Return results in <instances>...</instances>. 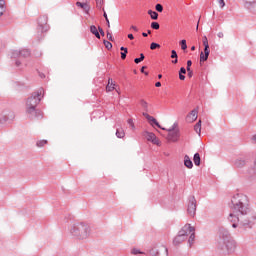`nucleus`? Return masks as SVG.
<instances>
[{
    "label": "nucleus",
    "mask_w": 256,
    "mask_h": 256,
    "mask_svg": "<svg viewBox=\"0 0 256 256\" xmlns=\"http://www.w3.org/2000/svg\"><path fill=\"white\" fill-rule=\"evenodd\" d=\"M231 213L228 216V221L232 223L234 229H251L255 223L256 217L251 213L249 207V198L245 194H236L231 199Z\"/></svg>",
    "instance_id": "nucleus-1"
},
{
    "label": "nucleus",
    "mask_w": 256,
    "mask_h": 256,
    "mask_svg": "<svg viewBox=\"0 0 256 256\" xmlns=\"http://www.w3.org/2000/svg\"><path fill=\"white\" fill-rule=\"evenodd\" d=\"M43 90L33 92L26 100V114L29 119H43V111L37 109V105L41 103V95Z\"/></svg>",
    "instance_id": "nucleus-2"
},
{
    "label": "nucleus",
    "mask_w": 256,
    "mask_h": 256,
    "mask_svg": "<svg viewBox=\"0 0 256 256\" xmlns=\"http://www.w3.org/2000/svg\"><path fill=\"white\" fill-rule=\"evenodd\" d=\"M70 233L77 239H87L91 233V226L85 222H77L73 224Z\"/></svg>",
    "instance_id": "nucleus-3"
},
{
    "label": "nucleus",
    "mask_w": 256,
    "mask_h": 256,
    "mask_svg": "<svg viewBox=\"0 0 256 256\" xmlns=\"http://www.w3.org/2000/svg\"><path fill=\"white\" fill-rule=\"evenodd\" d=\"M237 249V242L233 238L224 240L223 242H217V250L222 251L224 255H232Z\"/></svg>",
    "instance_id": "nucleus-4"
},
{
    "label": "nucleus",
    "mask_w": 256,
    "mask_h": 256,
    "mask_svg": "<svg viewBox=\"0 0 256 256\" xmlns=\"http://www.w3.org/2000/svg\"><path fill=\"white\" fill-rule=\"evenodd\" d=\"M195 231V228L191 226V224H186L179 232L178 235L173 240V245H181L185 239H187V235Z\"/></svg>",
    "instance_id": "nucleus-5"
},
{
    "label": "nucleus",
    "mask_w": 256,
    "mask_h": 256,
    "mask_svg": "<svg viewBox=\"0 0 256 256\" xmlns=\"http://www.w3.org/2000/svg\"><path fill=\"white\" fill-rule=\"evenodd\" d=\"M48 17L47 15H42L38 18L37 23V37L38 39H41V37H43V33H47V31L49 30V24H47L48 22Z\"/></svg>",
    "instance_id": "nucleus-6"
},
{
    "label": "nucleus",
    "mask_w": 256,
    "mask_h": 256,
    "mask_svg": "<svg viewBox=\"0 0 256 256\" xmlns=\"http://www.w3.org/2000/svg\"><path fill=\"white\" fill-rule=\"evenodd\" d=\"M202 43L204 46V52L200 53V65H202V63H205V61L209 59V54L211 53V50L209 49V40L207 39V36H204L202 38Z\"/></svg>",
    "instance_id": "nucleus-7"
},
{
    "label": "nucleus",
    "mask_w": 256,
    "mask_h": 256,
    "mask_svg": "<svg viewBox=\"0 0 256 256\" xmlns=\"http://www.w3.org/2000/svg\"><path fill=\"white\" fill-rule=\"evenodd\" d=\"M187 213L189 217H195L197 213V200L195 199V196L189 197Z\"/></svg>",
    "instance_id": "nucleus-8"
},
{
    "label": "nucleus",
    "mask_w": 256,
    "mask_h": 256,
    "mask_svg": "<svg viewBox=\"0 0 256 256\" xmlns=\"http://www.w3.org/2000/svg\"><path fill=\"white\" fill-rule=\"evenodd\" d=\"M218 243H223V241H227L229 239H232L231 233H229V230H227L225 227H220L218 230Z\"/></svg>",
    "instance_id": "nucleus-9"
},
{
    "label": "nucleus",
    "mask_w": 256,
    "mask_h": 256,
    "mask_svg": "<svg viewBox=\"0 0 256 256\" xmlns=\"http://www.w3.org/2000/svg\"><path fill=\"white\" fill-rule=\"evenodd\" d=\"M152 256H169V250L165 246L154 247L150 250Z\"/></svg>",
    "instance_id": "nucleus-10"
},
{
    "label": "nucleus",
    "mask_w": 256,
    "mask_h": 256,
    "mask_svg": "<svg viewBox=\"0 0 256 256\" xmlns=\"http://www.w3.org/2000/svg\"><path fill=\"white\" fill-rule=\"evenodd\" d=\"M142 115L147 119L148 123H150L152 127H158V129H162L163 131H165V128L161 127V124L158 123L155 117L149 115L147 112H143Z\"/></svg>",
    "instance_id": "nucleus-11"
},
{
    "label": "nucleus",
    "mask_w": 256,
    "mask_h": 256,
    "mask_svg": "<svg viewBox=\"0 0 256 256\" xmlns=\"http://www.w3.org/2000/svg\"><path fill=\"white\" fill-rule=\"evenodd\" d=\"M143 136L146 137L147 141L153 143V145H159L160 143L157 136L153 132L144 131Z\"/></svg>",
    "instance_id": "nucleus-12"
},
{
    "label": "nucleus",
    "mask_w": 256,
    "mask_h": 256,
    "mask_svg": "<svg viewBox=\"0 0 256 256\" xmlns=\"http://www.w3.org/2000/svg\"><path fill=\"white\" fill-rule=\"evenodd\" d=\"M168 141H172L173 143L179 141V131H175V126H173L172 129L169 130Z\"/></svg>",
    "instance_id": "nucleus-13"
},
{
    "label": "nucleus",
    "mask_w": 256,
    "mask_h": 256,
    "mask_svg": "<svg viewBox=\"0 0 256 256\" xmlns=\"http://www.w3.org/2000/svg\"><path fill=\"white\" fill-rule=\"evenodd\" d=\"M15 118V114H13L12 111H4L3 112V117L0 118V123H6V121H9L11 119H14Z\"/></svg>",
    "instance_id": "nucleus-14"
},
{
    "label": "nucleus",
    "mask_w": 256,
    "mask_h": 256,
    "mask_svg": "<svg viewBox=\"0 0 256 256\" xmlns=\"http://www.w3.org/2000/svg\"><path fill=\"white\" fill-rule=\"evenodd\" d=\"M199 111L197 109H193L187 116L186 121L188 123H193V121H197V115Z\"/></svg>",
    "instance_id": "nucleus-15"
},
{
    "label": "nucleus",
    "mask_w": 256,
    "mask_h": 256,
    "mask_svg": "<svg viewBox=\"0 0 256 256\" xmlns=\"http://www.w3.org/2000/svg\"><path fill=\"white\" fill-rule=\"evenodd\" d=\"M76 7H80V9H82L86 15H89V11H91V6L87 3H82V2H76Z\"/></svg>",
    "instance_id": "nucleus-16"
},
{
    "label": "nucleus",
    "mask_w": 256,
    "mask_h": 256,
    "mask_svg": "<svg viewBox=\"0 0 256 256\" xmlns=\"http://www.w3.org/2000/svg\"><path fill=\"white\" fill-rule=\"evenodd\" d=\"M246 163H247V160H245V158H238L234 162V167L241 169L242 167H245Z\"/></svg>",
    "instance_id": "nucleus-17"
},
{
    "label": "nucleus",
    "mask_w": 256,
    "mask_h": 256,
    "mask_svg": "<svg viewBox=\"0 0 256 256\" xmlns=\"http://www.w3.org/2000/svg\"><path fill=\"white\" fill-rule=\"evenodd\" d=\"M90 33H92V35H94L96 39H101V34H99V29H97V26L91 25Z\"/></svg>",
    "instance_id": "nucleus-18"
},
{
    "label": "nucleus",
    "mask_w": 256,
    "mask_h": 256,
    "mask_svg": "<svg viewBox=\"0 0 256 256\" xmlns=\"http://www.w3.org/2000/svg\"><path fill=\"white\" fill-rule=\"evenodd\" d=\"M184 165L187 167V169H193V161H191L189 155L184 156Z\"/></svg>",
    "instance_id": "nucleus-19"
},
{
    "label": "nucleus",
    "mask_w": 256,
    "mask_h": 256,
    "mask_svg": "<svg viewBox=\"0 0 256 256\" xmlns=\"http://www.w3.org/2000/svg\"><path fill=\"white\" fill-rule=\"evenodd\" d=\"M120 51H122L120 53L121 59H122V61H125L127 59V53H129V50L127 49V47L122 46V47H120Z\"/></svg>",
    "instance_id": "nucleus-20"
},
{
    "label": "nucleus",
    "mask_w": 256,
    "mask_h": 256,
    "mask_svg": "<svg viewBox=\"0 0 256 256\" xmlns=\"http://www.w3.org/2000/svg\"><path fill=\"white\" fill-rule=\"evenodd\" d=\"M20 57H23V59H27V57H31V50L29 49L20 50Z\"/></svg>",
    "instance_id": "nucleus-21"
},
{
    "label": "nucleus",
    "mask_w": 256,
    "mask_h": 256,
    "mask_svg": "<svg viewBox=\"0 0 256 256\" xmlns=\"http://www.w3.org/2000/svg\"><path fill=\"white\" fill-rule=\"evenodd\" d=\"M171 59H174V60H172V63H173V65H177V63H179V56L177 55V51H175V50H172L171 51Z\"/></svg>",
    "instance_id": "nucleus-22"
},
{
    "label": "nucleus",
    "mask_w": 256,
    "mask_h": 256,
    "mask_svg": "<svg viewBox=\"0 0 256 256\" xmlns=\"http://www.w3.org/2000/svg\"><path fill=\"white\" fill-rule=\"evenodd\" d=\"M193 161L196 167H199V165H201V155L198 152L194 154Z\"/></svg>",
    "instance_id": "nucleus-23"
},
{
    "label": "nucleus",
    "mask_w": 256,
    "mask_h": 256,
    "mask_svg": "<svg viewBox=\"0 0 256 256\" xmlns=\"http://www.w3.org/2000/svg\"><path fill=\"white\" fill-rule=\"evenodd\" d=\"M116 137L118 139H123L125 138V130H123V128H117L116 129Z\"/></svg>",
    "instance_id": "nucleus-24"
},
{
    "label": "nucleus",
    "mask_w": 256,
    "mask_h": 256,
    "mask_svg": "<svg viewBox=\"0 0 256 256\" xmlns=\"http://www.w3.org/2000/svg\"><path fill=\"white\" fill-rule=\"evenodd\" d=\"M115 90V84H113V79L108 80V85L106 86V91L111 92Z\"/></svg>",
    "instance_id": "nucleus-25"
},
{
    "label": "nucleus",
    "mask_w": 256,
    "mask_h": 256,
    "mask_svg": "<svg viewBox=\"0 0 256 256\" xmlns=\"http://www.w3.org/2000/svg\"><path fill=\"white\" fill-rule=\"evenodd\" d=\"M188 235H190L189 239H188V243L191 247V245H193V243H195V230L192 232L188 231Z\"/></svg>",
    "instance_id": "nucleus-26"
},
{
    "label": "nucleus",
    "mask_w": 256,
    "mask_h": 256,
    "mask_svg": "<svg viewBox=\"0 0 256 256\" xmlns=\"http://www.w3.org/2000/svg\"><path fill=\"white\" fill-rule=\"evenodd\" d=\"M148 15H150L151 19H153V21H157V19H159V13L153 11V10H148Z\"/></svg>",
    "instance_id": "nucleus-27"
},
{
    "label": "nucleus",
    "mask_w": 256,
    "mask_h": 256,
    "mask_svg": "<svg viewBox=\"0 0 256 256\" xmlns=\"http://www.w3.org/2000/svg\"><path fill=\"white\" fill-rule=\"evenodd\" d=\"M247 10L250 11V13H253V15H256V2L250 4L249 6H246Z\"/></svg>",
    "instance_id": "nucleus-28"
},
{
    "label": "nucleus",
    "mask_w": 256,
    "mask_h": 256,
    "mask_svg": "<svg viewBox=\"0 0 256 256\" xmlns=\"http://www.w3.org/2000/svg\"><path fill=\"white\" fill-rule=\"evenodd\" d=\"M140 105L142 107V109L145 111V113H147V111H149V104L147 103V101L145 100H140Z\"/></svg>",
    "instance_id": "nucleus-29"
},
{
    "label": "nucleus",
    "mask_w": 256,
    "mask_h": 256,
    "mask_svg": "<svg viewBox=\"0 0 256 256\" xmlns=\"http://www.w3.org/2000/svg\"><path fill=\"white\" fill-rule=\"evenodd\" d=\"M194 131L198 134L201 135V120H199L195 126H194Z\"/></svg>",
    "instance_id": "nucleus-30"
},
{
    "label": "nucleus",
    "mask_w": 256,
    "mask_h": 256,
    "mask_svg": "<svg viewBox=\"0 0 256 256\" xmlns=\"http://www.w3.org/2000/svg\"><path fill=\"white\" fill-rule=\"evenodd\" d=\"M142 61H145V54L141 53L139 58H135L134 59V63H136V65H139V63H141Z\"/></svg>",
    "instance_id": "nucleus-31"
},
{
    "label": "nucleus",
    "mask_w": 256,
    "mask_h": 256,
    "mask_svg": "<svg viewBox=\"0 0 256 256\" xmlns=\"http://www.w3.org/2000/svg\"><path fill=\"white\" fill-rule=\"evenodd\" d=\"M150 49H151V51H155V49H161V44L156 43V42H152L150 44Z\"/></svg>",
    "instance_id": "nucleus-32"
},
{
    "label": "nucleus",
    "mask_w": 256,
    "mask_h": 256,
    "mask_svg": "<svg viewBox=\"0 0 256 256\" xmlns=\"http://www.w3.org/2000/svg\"><path fill=\"white\" fill-rule=\"evenodd\" d=\"M103 43L108 51H111V49H113V44L111 42H109L108 40H103Z\"/></svg>",
    "instance_id": "nucleus-33"
},
{
    "label": "nucleus",
    "mask_w": 256,
    "mask_h": 256,
    "mask_svg": "<svg viewBox=\"0 0 256 256\" xmlns=\"http://www.w3.org/2000/svg\"><path fill=\"white\" fill-rule=\"evenodd\" d=\"M11 58L12 59H19V58H21L20 51H17V50L12 51Z\"/></svg>",
    "instance_id": "nucleus-34"
},
{
    "label": "nucleus",
    "mask_w": 256,
    "mask_h": 256,
    "mask_svg": "<svg viewBox=\"0 0 256 256\" xmlns=\"http://www.w3.org/2000/svg\"><path fill=\"white\" fill-rule=\"evenodd\" d=\"M160 28H161V25L159 24V22L151 23V29H154L155 31H159Z\"/></svg>",
    "instance_id": "nucleus-35"
},
{
    "label": "nucleus",
    "mask_w": 256,
    "mask_h": 256,
    "mask_svg": "<svg viewBox=\"0 0 256 256\" xmlns=\"http://www.w3.org/2000/svg\"><path fill=\"white\" fill-rule=\"evenodd\" d=\"M181 50L185 51L187 50V40H181L180 41Z\"/></svg>",
    "instance_id": "nucleus-36"
},
{
    "label": "nucleus",
    "mask_w": 256,
    "mask_h": 256,
    "mask_svg": "<svg viewBox=\"0 0 256 256\" xmlns=\"http://www.w3.org/2000/svg\"><path fill=\"white\" fill-rule=\"evenodd\" d=\"M48 141L47 140H39L37 141L36 145L37 147H45L47 145Z\"/></svg>",
    "instance_id": "nucleus-37"
},
{
    "label": "nucleus",
    "mask_w": 256,
    "mask_h": 256,
    "mask_svg": "<svg viewBox=\"0 0 256 256\" xmlns=\"http://www.w3.org/2000/svg\"><path fill=\"white\" fill-rule=\"evenodd\" d=\"M155 9L156 11H158V13H163V5L158 3L155 5Z\"/></svg>",
    "instance_id": "nucleus-38"
},
{
    "label": "nucleus",
    "mask_w": 256,
    "mask_h": 256,
    "mask_svg": "<svg viewBox=\"0 0 256 256\" xmlns=\"http://www.w3.org/2000/svg\"><path fill=\"white\" fill-rule=\"evenodd\" d=\"M245 7H249V5H253V3H256V0H244Z\"/></svg>",
    "instance_id": "nucleus-39"
},
{
    "label": "nucleus",
    "mask_w": 256,
    "mask_h": 256,
    "mask_svg": "<svg viewBox=\"0 0 256 256\" xmlns=\"http://www.w3.org/2000/svg\"><path fill=\"white\" fill-rule=\"evenodd\" d=\"M103 17L105 18L107 27L109 29L111 27V23L109 22V18L107 17V12H104Z\"/></svg>",
    "instance_id": "nucleus-40"
},
{
    "label": "nucleus",
    "mask_w": 256,
    "mask_h": 256,
    "mask_svg": "<svg viewBox=\"0 0 256 256\" xmlns=\"http://www.w3.org/2000/svg\"><path fill=\"white\" fill-rule=\"evenodd\" d=\"M97 9H101L103 7V0H95Z\"/></svg>",
    "instance_id": "nucleus-41"
},
{
    "label": "nucleus",
    "mask_w": 256,
    "mask_h": 256,
    "mask_svg": "<svg viewBox=\"0 0 256 256\" xmlns=\"http://www.w3.org/2000/svg\"><path fill=\"white\" fill-rule=\"evenodd\" d=\"M107 39L108 41H115V39H113V34H111L109 30H107Z\"/></svg>",
    "instance_id": "nucleus-42"
},
{
    "label": "nucleus",
    "mask_w": 256,
    "mask_h": 256,
    "mask_svg": "<svg viewBox=\"0 0 256 256\" xmlns=\"http://www.w3.org/2000/svg\"><path fill=\"white\" fill-rule=\"evenodd\" d=\"M98 33L101 37H105V31H103V28H101V26L98 27Z\"/></svg>",
    "instance_id": "nucleus-43"
},
{
    "label": "nucleus",
    "mask_w": 256,
    "mask_h": 256,
    "mask_svg": "<svg viewBox=\"0 0 256 256\" xmlns=\"http://www.w3.org/2000/svg\"><path fill=\"white\" fill-rule=\"evenodd\" d=\"M179 74L180 75H186L187 74V68L185 69V67H181L179 70Z\"/></svg>",
    "instance_id": "nucleus-44"
},
{
    "label": "nucleus",
    "mask_w": 256,
    "mask_h": 256,
    "mask_svg": "<svg viewBox=\"0 0 256 256\" xmlns=\"http://www.w3.org/2000/svg\"><path fill=\"white\" fill-rule=\"evenodd\" d=\"M141 253H143V252H141L139 249L134 248V249L132 250V254H133V255H141Z\"/></svg>",
    "instance_id": "nucleus-45"
},
{
    "label": "nucleus",
    "mask_w": 256,
    "mask_h": 256,
    "mask_svg": "<svg viewBox=\"0 0 256 256\" xmlns=\"http://www.w3.org/2000/svg\"><path fill=\"white\" fill-rule=\"evenodd\" d=\"M191 65H193V61L188 60L187 61V66H186V71H189V69H191Z\"/></svg>",
    "instance_id": "nucleus-46"
},
{
    "label": "nucleus",
    "mask_w": 256,
    "mask_h": 256,
    "mask_svg": "<svg viewBox=\"0 0 256 256\" xmlns=\"http://www.w3.org/2000/svg\"><path fill=\"white\" fill-rule=\"evenodd\" d=\"M218 4L220 5L221 9H223V7H225V0H217Z\"/></svg>",
    "instance_id": "nucleus-47"
},
{
    "label": "nucleus",
    "mask_w": 256,
    "mask_h": 256,
    "mask_svg": "<svg viewBox=\"0 0 256 256\" xmlns=\"http://www.w3.org/2000/svg\"><path fill=\"white\" fill-rule=\"evenodd\" d=\"M128 125H130L132 129H135V124L133 123V119H128Z\"/></svg>",
    "instance_id": "nucleus-48"
},
{
    "label": "nucleus",
    "mask_w": 256,
    "mask_h": 256,
    "mask_svg": "<svg viewBox=\"0 0 256 256\" xmlns=\"http://www.w3.org/2000/svg\"><path fill=\"white\" fill-rule=\"evenodd\" d=\"M145 69H147V66H142L140 69L141 73H145L146 75H149L148 72H145Z\"/></svg>",
    "instance_id": "nucleus-49"
},
{
    "label": "nucleus",
    "mask_w": 256,
    "mask_h": 256,
    "mask_svg": "<svg viewBox=\"0 0 256 256\" xmlns=\"http://www.w3.org/2000/svg\"><path fill=\"white\" fill-rule=\"evenodd\" d=\"M130 29H133V31H135L136 33L139 32V28H137V26L135 25H132Z\"/></svg>",
    "instance_id": "nucleus-50"
},
{
    "label": "nucleus",
    "mask_w": 256,
    "mask_h": 256,
    "mask_svg": "<svg viewBox=\"0 0 256 256\" xmlns=\"http://www.w3.org/2000/svg\"><path fill=\"white\" fill-rule=\"evenodd\" d=\"M149 35H151V30H148V33H145V32L142 33L143 37H149Z\"/></svg>",
    "instance_id": "nucleus-51"
},
{
    "label": "nucleus",
    "mask_w": 256,
    "mask_h": 256,
    "mask_svg": "<svg viewBox=\"0 0 256 256\" xmlns=\"http://www.w3.org/2000/svg\"><path fill=\"white\" fill-rule=\"evenodd\" d=\"M188 72V77L191 79V77H193V70L189 69L187 70Z\"/></svg>",
    "instance_id": "nucleus-52"
},
{
    "label": "nucleus",
    "mask_w": 256,
    "mask_h": 256,
    "mask_svg": "<svg viewBox=\"0 0 256 256\" xmlns=\"http://www.w3.org/2000/svg\"><path fill=\"white\" fill-rule=\"evenodd\" d=\"M180 81H185V74H179Z\"/></svg>",
    "instance_id": "nucleus-53"
},
{
    "label": "nucleus",
    "mask_w": 256,
    "mask_h": 256,
    "mask_svg": "<svg viewBox=\"0 0 256 256\" xmlns=\"http://www.w3.org/2000/svg\"><path fill=\"white\" fill-rule=\"evenodd\" d=\"M128 39H130V41H133V39H135V36H133V34H128Z\"/></svg>",
    "instance_id": "nucleus-54"
},
{
    "label": "nucleus",
    "mask_w": 256,
    "mask_h": 256,
    "mask_svg": "<svg viewBox=\"0 0 256 256\" xmlns=\"http://www.w3.org/2000/svg\"><path fill=\"white\" fill-rule=\"evenodd\" d=\"M15 65H16V67H19L21 65V61L16 60Z\"/></svg>",
    "instance_id": "nucleus-55"
},
{
    "label": "nucleus",
    "mask_w": 256,
    "mask_h": 256,
    "mask_svg": "<svg viewBox=\"0 0 256 256\" xmlns=\"http://www.w3.org/2000/svg\"><path fill=\"white\" fill-rule=\"evenodd\" d=\"M155 87H161V82H156Z\"/></svg>",
    "instance_id": "nucleus-56"
},
{
    "label": "nucleus",
    "mask_w": 256,
    "mask_h": 256,
    "mask_svg": "<svg viewBox=\"0 0 256 256\" xmlns=\"http://www.w3.org/2000/svg\"><path fill=\"white\" fill-rule=\"evenodd\" d=\"M5 5V2L3 0H0V7H3Z\"/></svg>",
    "instance_id": "nucleus-57"
},
{
    "label": "nucleus",
    "mask_w": 256,
    "mask_h": 256,
    "mask_svg": "<svg viewBox=\"0 0 256 256\" xmlns=\"http://www.w3.org/2000/svg\"><path fill=\"white\" fill-rule=\"evenodd\" d=\"M158 79H163V74H158Z\"/></svg>",
    "instance_id": "nucleus-58"
},
{
    "label": "nucleus",
    "mask_w": 256,
    "mask_h": 256,
    "mask_svg": "<svg viewBox=\"0 0 256 256\" xmlns=\"http://www.w3.org/2000/svg\"><path fill=\"white\" fill-rule=\"evenodd\" d=\"M218 37H223V33L222 32H220V33H218Z\"/></svg>",
    "instance_id": "nucleus-59"
},
{
    "label": "nucleus",
    "mask_w": 256,
    "mask_h": 256,
    "mask_svg": "<svg viewBox=\"0 0 256 256\" xmlns=\"http://www.w3.org/2000/svg\"><path fill=\"white\" fill-rule=\"evenodd\" d=\"M41 79H45V74H40Z\"/></svg>",
    "instance_id": "nucleus-60"
},
{
    "label": "nucleus",
    "mask_w": 256,
    "mask_h": 256,
    "mask_svg": "<svg viewBox=\"0 0 256 256\" xmlns=\"http://www.w3.org/2000/svg\"><path fill=\"white\" fill-rule=\"evenodd\" d=\"M252 140L256 143V135L253 136Z\"/></svg>",
    "instance_id": "nucleus-61"
},
{
    "label": "nucleus",
    "mask_w": 256,
    "mask_h": 256,
    "mask_svg": "<svg viewBox=\"0 0 256 256\" xmlns=\"http://www.w3.org/2000/svg\"><path fill=\"white\" fill-rule=\"evenodd\" d=\"M191 51H195V46H192V47H191Z\"/></svg>",
    "instance_id": "nucleus-62"
},
{
    "label": "nucleus",
    "mask_w": 256,
    "mask_h": 256,
    "mask_svg": "<svg viewBox=\"0 0 256 256\" xmlns=\"http://www.w3.org/2000/svg\"><path fill=\"white\" fill-rule=\"evenodd\" d=\"M3 16V12H0V17Z\"/></svg>",
    "instance_id": "nucleus-63"
}]
</instances>
